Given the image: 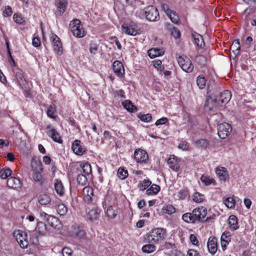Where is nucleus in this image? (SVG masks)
<instances>
[{"mask_svg": "<svg viewBox=\"0 0 256 256\" xmlns=\"http://www.w3.org/2000/svg\"><path fill=\"white\" fill-rule=\"evenodd\" d=\"M76 181L78 184L85 186L88 178L92 174L91 165L88 162H82L80 168H78Z\"/></svg>", "mask_w": 256, "mask_h": 256, "instance_id": "1", "label": "nucleus"}, {"mask_svg": "<svg viewBox=\"0 0 256 256\" xmlns=\"http://www.w3.org/2000/svg\"><path fill=\"white\" fill-rule=\"evenodd\" d=\"M231 98L230 92L225 90L217 96L214 100H212L211 96H208L206 102V105L209 108L210 110H212L216 106L219 102L222 104H226L230 100Z\"/></svg>", "mask_w": 256, "mask_h": 256, "instance_id": "2", "label": "nucleus"}, {"mask_svg": "<svg viewBox=\"0 0 256 256\" xmlns=\"http://www.w3.org/2000/svg\"><path fill=\"white\" fill-rule=\"evenodd\" d=\"M166 236V230L156 228L152 230L147 235L146 239L150 243L158 244L164 240Z\"/></svg>", "mask_w": 256, "mask_h": 256, "instance_id": "3", "label": "nucleus"}, {"mask_svg": "<svg viewBox=\"0 0 256 256\" xmlns=\"http://www.w3.org/2000/svg\"><path fill=\"white\" fill-rule=\"evenodd\" d=\"M70 28L73 35L77 38H82L86 35L85 32L78 19L74 20L70 24Z\"/></svg>", "mask_w": 256, "mask_h": 256, "instance_id": "4", "label": "nucleus"}, {"mask_svg": "<svg viewBox=\"0 0 256 256\" xmlns=\"http://www.w3.org/2000/svg\"><path fill=\"white\" fill-rule=\"evenodd\" d=\"M145 17L150 22H156L159 20L160 15L157 8L153 6H149L142 11Z\"/></svg>", "mask_w": 256, "mask_h": 256, "instance_id": "5", "label": "nucleus"}, {"mask_svg": "<svg viewBox=\"0 0 256 256\" xmlns=\"http://www.w3.org/2000/svg\"><path fill=\"white\" fill-rule=\"evenodd\" d=\"M31 167L33 171V178L36 182H40L42 179L41 172L42 170L41 162L32 159L31 162Z\"/></svg>", "mask_w": 256, "mask_h": 256, "instance_id": "6", "label": "nucleus"}, {"mask_svg": "<svg viewBox=\"0 0 256 256\" xmlns=\"http://www.w3.org/2000/svg\"><path fill=\"white\" fill-rule=\"evenodd\" d=\"M20 246L22 248H26L28 244L27 234L26 232L20 230H16L13 234Z\"/></svg>", "mask_w": 256, "mask_h": 256, "instance_id": "7", "label": "nucleus"}, {"mask_svg": "<svg viewBox=\"0 0 256 256\" xmlns=\"http://www.w3.org/2000/svg\"><path fill=\"white\" fill-rule=\"evenodd\" d=\"M178 62L182 70L186 72H190L194 69L191 60L186 56H180L178 58Z\"/></svg>", "mask_w": 256, "mask_h": 256, "instance_id": "8", "label": "nucleus"}, {"mask_svg": "<svg viewBox=\"0 0 256 256\" xmlns=\"http://www.w3.org/2000/svg\"><path fill=\"white\" fill-rule=\"evenodd\" d=\"M232 130V126L228 123H222L218 126V134L222 139L226 138L230 134Z\"/></svg>", "mask_w": 256, "mask_h": 256, "instance_id": "9", "label": "nucleus"}, {"mask_svg": "<svg viewBox=\"0 0 256 256\" xmlns=\"http://www.w3.org/2000/svg\"><path fill=\"white\" fill-rule=\"evenodd\" d=\"M46 132L54 142L62 144V140L60 134L50 124H48L46 126Z\"/></svg>", "mask_w": 256, "mask_h": 256, "instance_id": "10", "label": "nucleus"}, {"mask_svg": "<svg viewBox=\"0 0 256 256\" xmlns=\"http://www.w3.org/2000/svg\"><path fill=\"white\" fill-rule=\"evenodd\" d=\"M134 158L137 162L146 164L148 160V156L146 151L142 149H137L134 152Z\"/></svg>", "mask_w": 256, "mask_h": 256, "instance_id": "11", "label": "nucleus"}, {"mask_svg": "<svg viewBox=\"0 0 256 256\" xmlns=\"http://www.w3.org/2000/svg\"><path fill=\"white\" fill-rule=\"evenodd\" d=\"M194 221H200L206 216L207 210L204 207L197 208L190 212Z\"/></svg>", "mask_w": 256, "mask_h": 256, "instance_id": "12", "label": "nucleus"}, {"mask_svg": "<svg viewBox=\"0 0 256 256\" xmlns=\"http://www.w3.org/2000/svg\"><path fill=\"white\" fill-rule=\"evenodd\" d=\"M162 8L172 22L174 24L178 23L179 22V17L175 12L170 10L168 5L166 4H162Z\"/></svg>", "mask_w": 256, "mask_h": 256, "instance_id": "13", "label": "nucleus"}, {"mask_svg": "<svg viewBox=\"0 0 256 256\" xmlns=\"http://www.w3.org/2000/svg\"><path fill=\"white\" fill-rule=\"evenodd\" d=\"M72 148L73 152L77 155H82L86 152L85 147L82 145L80 140H76L72 143Z\"/></svg>", "mask_w": 256, "mask_h": 256, "instance_id": "14", "label": "nucleus"}, {"mask_svg": "<svg viewBox=\"0 0 256 256\" xmlns=\"http://www.w3.org/2000/svg\"><path fill=\"white\" fill-rule=\"evenodd\" d=\"M68 4V2L66 0H56V5L58 10L56 12V14L59 16H62L65 12Z\"/></svg>", "mask_w": 256, "mask_h": 256, "instance_id": "15", "label": "nucleus"}, {"mask_svg": "<svg viewBox=\"0 0 256 256\" xmlns=\"http://www.w3.org/2000/svg\"><path fill=\"white\" fill-rule=\"evenodd\" d=\"M51 38L52 39L54 50L58 55L61 54L62 52V44L60 38L56 35H52Z\"/></svg>", "mask_w": 256, "mask_h": 256, "instance_id": "16", "label": "nucleus"}, {"mask_svg": "<svg viewBox=\"0 0 256 256\" xmlns=\"http://www.w3.org/2000/svg\"><path fill=\"white\" fill-rule=\"evenodd\" d=\"M86 232L83 228L80 226H74L71 231V235L78 238H82L84 237Z\"/></svg>", "mask_w": 256, "mask_h": 256, "instance_id": "17", "label": "nucleus"}, {"mask_svg": "<svg viewBox=\"0 0 256 256\" xmlns=\"http://www.w3.org/2000/svg\"><path fill=\"white\" fill-rule=\"evenodd\" d=\"M207 247L209 252L214 254L217 251V239L214 237H210L208 238Z\"/></svg>", "mask_w": 256, "mask_h": 256, "instance_id": "18", "label": "nucleus"}, {"mask_svg": "<svg viewBox=\"0 0 256 256\" xmlns=\"http://www.w3.org/2000/svg\"><path fill=\"white\" fill-rule=\"evenodd\" d=\"M82 194L85 202H90L94 196L93 189L89 186H85L82 190Z\"/></svg>", "mask_w": 256, "mask_h": 256, "instance_id": "19", "label": "nucleus"}, {"mask_svg": "<svg viewBox=\"0 0 256 256\" xmlns=\"http://www.w3.org/2000/svg\"><path fill=\"white\" fill-rule=\"evenodd\" d=\"M7 184L10 188L18 189L21 188L22 182L18 178L12 176L8 178Z\"/></svg>", "mask_w": 256, "mask_h": 256, "instance_id": "20", "label": "nucleus"}, {"mask_svg": "<svg viewBox=\"0 0 256 256\" xmlns=\"http://www.w3.org/2000/svg\"><path fill=\"white\" fill-rule=\"evenodd\" d=\"M216 173L220 180L226 182L228 179V172L224 167H217L216 168Z\"/></svg>", "mask_w": 256, "mask_h": 256, "instance_id": "21", "label": "nucleus"}, {"mask_svg": "<svg viewBox=\"0 0 256 256\" xmlns=\"http://www.w3.org/2000/svg\"><path fill=\"white\" fill-rule=\"evenodd\" d=\"M179 160L178 157L174 156H172L168 160V164L169 167L174 171H178L180 170V166L178 164Z\"/></svg>", "mask_w": 256, "mask_h": 256, "instance_id": "22", "label": "nucleus"}, {"mask_svg": "<svg viewBox=\"0 0 256 256\" xmlns=\"http://www.w3.org/2000/svg\"><path fill=\"white\" fill-rule=\"evenodd\" d=\"M112 68L114 72L117 76H122L124 74V66L120 62L114 61L112 64Z\"/></svg>", "mask_w": 256, "mask_h": 256, "instance_id": "23", "label": "nucleus"}, {"mask_svg": "<svg viewBox=\"0 0 256 256\" xmlns=\"http://www.w3.org/2000/svg\"><path fill=\"white\" fill-rule=\"evenodd\" d=\"M54 190L56 194L60 197L63 196L64 194V188L62 182L56 179L54 181Z\"/></svg>", "mask_w": 256, "mask_h": 256, "instance_id": "24", "label": "nucleus"}, {"mask_svg": "<svg viewBox=\"0 0 256 256\" xmlns=\"http://www.w3.org/2000/svg\"><path fill=\"white\" fill-rule=\"evenodd\" d=\"M122 30L123 32L127 34L130 36H136L138 34L137 30L134 28L132 25H122Z\"/></svg>", "mask_w": 256, "mask_h": 256, "instance_id": "25", "label": "nucleus"}, {"mask_svg": "<svg viewBox=\"0 0 256 256\" xmlns=\"http://www.w3.org/2000/svg\"><path fill=\"white\" fill-rule=\"evenodd\" d=\"M192 35L197 46L200 48H203L204 42L202 36L196 32L192 33Z\"/></svg>", "mask_w": 256, "mask_h": 256, "instance_id": "26", "label": "nucleus"}, {"mask_svg": "<svg viewBox=\"0 0 256 256\" xmlns=\"http://www.w3.org/2000/svg\"><path fill=\"white\" fill-rule=\"evenodd\" d=\"M16 78L20 86L22 88H26V82L24 78L21 71H18L16 72Z\"/></svg>", "mask_w": 256, "mask_h": 256, "instance_id": "27", "label": "nucleus"}, {"mask_svg": "<svg viewBox=\"0 0 256 256\" xmlns=\"http://www.w3.org/2000/svg\"><path fill=\"white\" fill-rule=\"evenodd\" d=\"M148 55L151 58H153L156 56H162L164 54L162 50L158 48H152L148 50Z\"/></svg>", "mask_w": 256, "mask_h": 256, "instance_id": "28", "label": "nucleus"}, {"mask_svg": "<svg viewBox=\"0 0 256 256\" xmlns=\"http://www.w3.org/2000/svg\"><path fill=\"white\" fill-rule=\"evenodd\" d=\"M99 213L100 212L97 208H94L88 213V218L90 221L96 220L99 216Z\"/></svg>", "mask_w": 256, "mask_h": 256, "instance_id": "29", "label": "nucleus"}, {"mask_svg": "<svg viewBox=\"0 0 256 256\" xmlns=\"http://www.w3.org/2000/svg\"><path fill=\"white\" fill-rule=\"evenodd\" d=\"M240 41L238 40H235L232 43L230 46V50L236 56L240 54Z\"/></svg>", "mask_w": 256, "mask_h": 256, "instance_id": "30", "label": "nucleus"}, {"mask_svg": "<svg viewBox=\"0 0 256 256\" xmlns=\"http://www.w3.org/2000/svg\"><path fill=\"white\" fill-rule=\"evenodd\" d=\"M38 201L41 205L45 206L50 203L51 198L47 194H42L38 196Z\"/></svg>", "mask_w": 256, "mask_h": 256, "instance_id": "31", "label": "nucleus"}, {"mask_svg": "<svg viewBox=\"0 0 256 256\" xmlns=\"http://www.w3.org/2000/svg\"><path fill=\"white\" fill-rule=\"evenodd\" d=\"M122 104L128 112H134L137 110L136 107L132 104L130 100H124L122 102Z\"/></svg>", "mask_w": 256, "mask_h": 256, "instance_id": "32", "label": "nucleus"}, {"mask_svg": "<svg viewBox=\"0 0 256 256\" xmlns=\"http://www.w3.org/2000/svg\"><path fill=\"white\" fill-rule=\"evenodd\" d=\"M228 224L231 228L236 230L238 228L237 218L234 215H231L228 218Z\"/></svg>", "mask_w": 256, "mask_h": 256, "instance_id": "33", "label": "nucleus"}, {"mask_svg": "<svg viewBox=\"0 0 256 256\" xmlns=\"http://www.w3.org/2000/svg\"><path fill=\"white\" fill-rule=\"evenodd\" d=\"M46 220L51 226L55 228H59V221L54 216L50 215Z\"/></svg>", "mask_w": 256, "mask_h": 256, "instance_id": "34", "label": "nucleus"}, {"mask_svg": "<svg viewBox=\"0 0 256 256\" xmlns=\"http://www.w3.org/2000/svg\"><path fill=\"white\" fill-rule=\"evenodd\" d=\"M106 214L110 218H114L118 214L116 209L112 206H109L106 211Z\"/></svg>", "mask_w": 256, "mask_h": 256, "instance_id": "35", "label": "nucleus"}, {"mask_svg": "<svg viewBox=\"0 0 256 256\" xmlns=\"http://www.w3.org/2000/svg\"><path fill=\"white\" fill-rule=\"evenodd\" d=\"M56 208L58 214L60 216H64L66 215L68 212L66 207L62 204H60L56 206Z\"/></svg>", "mask_w": 256, "mask_h": 256, "instance_id": "36", "label": "nucleus"}, {"mask_svg": "<svg viewBox=\"0 0 256 256\" xmlns=\"http://www.w3.org/2000/svg\"><path fill=\"white\" fill-rule=\"evenodd\" d=\"M160 190V186L158 185L154 184L146 190V193L148 195H154L156 194Z\"/></svg>", "mask_w": 256, "mask_h": 256, "instance_id": "37", "label": "nucleus"}, {"mask_svg": "<svg viewBox=\"0 0 256 256\" xmlns=\"http://www.w3.org/2000/svg\"><path fill=\"white\" fill-rule=\"evenodd\" d=\"M200 180L206 186H209L212 184L214 185H216V184L215 180L210 176L202 175L200 178Z\"/></svg>", "mask_w": 256, "mask_h": 256, "instance_id": "38", "label": "nucleus"}, {"mask_svg": "<svg viewBox=\"0 0 256 256\" xmlns=\"http://www.w3.org/2000/svg\"><path fill=\"white\" fill-rule=\"evenodd\" d=\"M152 184V182L148 179H145L139 182L138 188L140 190H146Z\"/></svg>", "mask_w": 256, "mask_h": 256, "instance_id": "39", "label": "nucleus"}, {"mask_svg": "<svg viewBox=\"0 0 256 256\" xmlns=\"http://www.w3.org/2000/svg\"><path fill=\"white\" fill-rule=\"evenodd\" d=\"M196 145L198 148H206L209 145V142L206 139H200L196 142Z\"/></svg>", "mask_w": 256, "mask_h": 256, "instance_id": "40", "label": "nucleus"}, {"mask_svg": "<svg viewBox=\"0 0 256 256\" xmlns=\"http://www.w3.org/2000/svg\"><path fill=\"white\" fill-rule=\"evenodd\" d=\"M156 250V246L152 244H148L142 247V250L144 252L150 254Z\"/></svg>", "mask_w": 256, "mask_h": 256, "instance_id": "41", "label": "nucleus"}, {"mask_svg": "<svg viewBox=\"0 0 256 256\" xmlns=\"http://www.w3.org/2000/svg\"><path fill=\"white\" fill-rule=\"evenodd\" d=\"M225 205L230 208H232L235 206V200L234 196L228 198L224 202Z\"/></svg>", "mask_w": 256, "mask_h": 256, "instance_id": "42", "label": "nucleus"}, {"mask_svg": "<svg viewBox=\"0 0 256 256\" xmlns=\"http://www.w3.org/2000/svg\"><path fill=\"white\" fill-rule=\"evenodd\" d=\"M12 171L9 168L2 169L0 170V176L3 179L7 178L12 174Z\"/></svg>", "mask_w": 256, "mask_h": 256, "instance_id": "43", "label": "nucleus"}, {"mask_svg": "<svg viewBox=\"0 0 256 256\" xmlns=\"http://www.w3.org/2000/svg\"><path fill=\"white\" fill-rule=\"evenodd\" d=\"M196 84L200 89L204 88L206 84L205 78L202 76H198L197 78Z\"/></svg>", "mask_w": 256, "mask_h": 256, "instance_id": "44", "label": "nucleus"}, {"mask_svg": "<svg viewBox=\"0 0 256 256\" xmlns=\"http://www.w3.org/2000/svg\"><path fill=\"white\" fill-rule=\"evenodd\" d=\"M118 176L122 180H124L128 176V172L122 168H120L118 170Z\"/></svg>", "mask_w": 256, "mask_h": 256, "instance_id": "45", "label": "nucleus"}, {"mask_svg": "<svg viewBox=\"0 0 256 256\" xmlns=\"http://www.w3.org/2000/svg\"><path fill=\"white\" fill-rule=\"evenodd\" d=\"M188 192L186 189H183L179 190L176 194L177 197L180 200L185 199L188 196Z\"/></svg>", "mask_w": 256, "mask_h": 256, "instance_id": "46", "label": "nucleus"}, {"mask_svg": "<svg viewBox=\"0 0 256 256\" xmlns=\"http://www.w3.org/2000/svg\"><path fill=\"white\" fill-rule=\"evenodd\" d=\"M182 220L188 223H194V221L190 212H187L182 216Z\"/></svg>", "mask_w": 256, "mask_h": 256, "instance_id": "47", "label": "nucleus"}, {"mask_svg": "<svg viewBox=\"0 0 256 256\" xmlns=\"http://www.w3.org/2000/svg\"><path fill=\"white\" fill-rule=\"evenodd\" d=\"M36 230L40 234H43L46 230V225L42 222H38L36 227Z\"/></svg>", "mask_w": 256, "mask_h": 256, "instance_id": "48", "label": "nucleus"}, {"mask_svg": "<svg viewBox=\"0 0 256 256\" xmlns=\"http://www.w3.org/2000/svg\"><path fill=\"white\" fill-rule=\"evenodd\" d=\"M192 197L193 200L196 202H202L204 198V196L199 192H195Z\"/></svg>", "mask_w": 256, "mask_h": 256, "instance_id": "49", "label": "nucleus"}, {"mask_svg": "<svg viewBox=\"0 0 256 256\" xmlns=\"http://www.w3.org/2000/svg\"><path fill=\"white\" fill-rule=\"evenodd\" d=\"M224 236L226 237V234L223 233L221 236V246L223 250H226V246L230 242V238L224 240Z\"/></svg>", "mask_w": 256, "mask_h": 256, "instance_id": "50", "label": "nucleus"}, {"mask_svg": "<svg viewBox=\"0 0 256 256\" xmlns=\"http://www.w3.org/2000/svg\"><path fill=\"white\" fill-rule=\"evenodd\" d=\"M163 210H164V212L168 214H172L176 212L174 207L170 204L166 205V206H164Z\"/></svg>", "mask_w": 256, "mask_h": 256, "instance_id": "51", "label": "nucleus"}, {"mask_svg": "<svg viewBox=\"0 0 256 256\" xmlns=\"http://www.w3.org/2000/svg\"><path fill=\"white\" fill-rule=\"evenodd\" d=\"M138 117L143 122H149L152 120V115L150 114H140Z\"/></svg>", "mask_w": 256, "mask_h": 256, "instance_id": "52", "label": "nucleus"}, {"mask_svg": "<svg viewBox=\"0 0 256 256\" xmlns=\"http://www.w3.org/2000/svg\"><path fill=\"white\" fill-rule=\"evenodd\" d=\"M56 109L54 107L50 106L46 111L47 115L48 117L52 118H55L56 116L54 115L56 113Z\"/></svg>", "mask_w": 256, "mask_h": 256, "instance_id": "53", "label": "nucleus"}, {"mask_svg": "<svg viewBox=\"0 0 256 256\" xmlns=\"http://www.w3.org/2000/svg\"><path fill=\"white\" fill-rule=\"evenodd\" d=\"M13 19L16 22L19 24H22L24 22V18L20 15L16 14L14 15Z\"/></svg>", "mask_w": 256, "mask_h": 256, "instance_id": "54", "label": "nucleus"}, {"mask_svg": "<svg viewBox=\"0 0 256 256\" xmlns=\"http://www.w3.org/2000/svg\"><path fill=\"white\" fill-rule=\"evenodd\" d=\"M12 12L10 6H7L6 7L4 10L3 12V16L4 17L10 16L12 14Z\"/></svg>", "mask_w": 256, "mask_h": 256, "instance_id": "55", "label": "nucleus"}, {"mask_svg": "<svg viewBox=\"0 0 256 256\" xmlns=\"http://www.w3.org/2000/svg\"><path fill=\"white\" fill-rule=\"evenodd\" d=\"M62 254L63 256H71L72 250L68 248L65 247L62 250Z\"/></svg>", "mask_w": 256, "mask_h": 256, "instance_id": "56", "label": "nucleus"}, {"mask_svg": "<svg viewBox=\"0 0 256 256\" xmlns=\"http://www.w3.org/2000/svg\"><path fill=\"white\" fill-rule=\"evenodd\" d=\"M114 96L122 98H126V96L124 95V92L122 90H116L114 92Z\"/></svg>", "mask_w": 256, "mask_h": 256, "instance_id": "57", "label": "nucleus"}, {"mask_svg": "<svg viewBox=\"0 0 256 256\" xmlns=\"http://www.w3.org/2000/svg\"><path fill=\"white\" fill-rule=\"evenodd\" d=\"M98 50V46L96 44H90V50L91 54H95Z\"/></svg>", "mask_w": 256, "mask_h": 256, "instance_id": "58", "label": "nucleus"}, {"mask_svg": "<svg viewBox=\"0 0 256 256\" xmlns=\"http://www.w3.org/2000/svg\"><path fill=\"white\" fill-rule=\"evenodd\" d=\"M255 9L253 8H248L244 12V14L246 16V17H248L250 14L254 13Z\"/></svg>", "mask_w": 256, "mask_h": 256, "instance_id": "59", "label": "nucleus"}, {"mask_svg": "<svg viewBox=\"0 0 256 256\" xmlns=\"http://www.w3.org/2000/svg\"><path fill=\"white\" fill-rule=\"evenodd\" d=\"M171 34L175 38H178L180 36V32L176 28H174L172 30Z\"/></svg>", "mask_w": 256, "mask_h": 256, "instance_id": "60", "label": "nucleus"}, {"mask_svg": "<svg viewBox=\"0 0 256 256\" xmlns=\"http://www.w3.org/2000/svg\"><path fill=\"white\" fill-rule=\"evenodd\" d=\"M190 242L194 245H198V240L194 234H190Z\"/></svg>", "mask_w": 256, "mask_h": 256, "instance_id": "61", "label": "nucleus"}, {"mask_svg": "<svg viewBox=\"0 0 256 256\" xmlns=\"http://www.w3.org/2000/svg\"><path fill=\"white\" fill-rule=\"evenodd\" d=\"M168 121V119L166 118H161L157 120L155 123L156 126L166 124Z\"/></svg>", "mask_w": 256, "mask_h": 256, "instance_id": "62", "label": "nucleus"}, {"mask_svg": "<svg viewBox=\"0 0 256 256\" xmlns=\"http://www.w3.org/2000/svg\"><path fill=\"white\" fill-rule=\"evenodd\" d=\"M188 256H200L199 252L194 250H190L188 252Z\"/></svg>", "mask_w": 256, "mask_h": 256, "instance_id": "63", "label": "nucleus"}, {"mask_svg": "<svg viewBox=\"0 0 256 256\" xmlns=\"http://www.w3.org/2000/svg\"><path fill=\"white\" fill-rule=\"evenodd\" d=\"M32 45L35 47H38L40 46V40L38 38L35 37L32 39Z\"/></svg>", "mask_w": 256, "mask_h": 256, "instance_id": "64", "label": "nucleus"}]
</instances>
